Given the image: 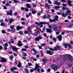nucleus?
I'll return each instance as SVG.
<instances>
[{"label": "nucleus", "instance_id": "obj_26", "mask_svg": "<svg viewBox=\"0 0 73 73\" xmlns=\"http://www.w3.org/2000/svg\"><path fill=\"white\" fill-rule=\"evenodd\" d=\"M60 8V6H56L54 7V9L55 10H57V9H58Z\"/></svg>", "mask_w": 73, "mask_h": 73}, {"label": "nucleus", "instance_id": "obj_49", "mask_svg": "<svg viewBox=\"0 0 73 73\" xmlns=\"http://www.w3.org/2000/svg\"><path fill=\"white\" fill-rule=\"evenodd\" d=\"M20 35H23V32L21 31H20V32H19Z\"/></svg>", "mask_w": 73, "mask_h": 73}, {"label": "nucleus", "instance_id": "obj_29", "mask_svg": "<svg viewBox=\"0 0 73 73\" xmlns=\"http://www.w3.org/2000/svg\"><path fill=\"white\" fill-rule=\"evenodd\" d=\"M13 50H15V51H17L18 50L17 48L16 47H13Z\"/></svg>", "mask_w": 73, "mask_h": 73}, {"label": "nucleus", "instance_id": "obj_19", "mask_svg": "<svg viewBox=\"0 0 73 73\" xmlns=\"http://www.w3.org/2000/svg\"><path fill=\"white\" fill-rule=\"evenodd\" d=\"M18 68H20V67H22V66L21 65V63L20 62H19V63L18 65Z\"/></svg>", "mask_w": 73, "mask_h": 73}, {"label": "nucleus", "instance_id": "obj_16", "mask_svg": "<svg viewBox=\"0 0 73 73\" xmlns=\"http://www.w3.org/2000/svg\"><path fill=\"white\" fill-rule=\"evenodd\" d=\"M22 44L20 40H19L18 41V43H17V45L19 46H21L22 45H21Z\"/></svg>", "mask_w": 73, "mask_h": 73}, {"label": "nucleus", "instance_id": "obj_51", "mask_svg": "<svg viewBox=\"0 0 73 73\" xmlns=\"http://www.w3.org/2000/svg\"><path fill=\"white\" fill-rule=\"evenodd\" d=\"M53 40L54 41H55V42L56 41V38L55 37L53 38Z\"/></svg>", "mask_w": 73, "mask_h": 73}, {"label": "nucleus", "instance_id": "obj_60", "mask_svg": "<svg viewBox=\"0 0 73 73\" xmlns=\"http://www.w3.org/2000/svg\"><path fill=\"white\" fill-rule=\"evenodd\" d=\"M25 9L26 11V12H28L29 10H28V8L26 7L25 8Z\"/></svg>", "mask_w": 73, "mask_h": 73}, {"label": "nucleus", "instance_id": "obj_44", "mask_svg": "<svg viewBox=\"0 0 73 73\" xmlns=\"http://www.w3.org/2000/svg\"><path fill=\"white\" fill-rule=\"evenodd\" d=\"M5 25V24H4V22L1 23V26H3V25Z\"/></svg>", "mask_w": 73, "mask_h": 73}, {"label": "nucleus", "instance_id": "obj_61", "mask_svg": "<svg viewBox=\"0 0 73 73\" xmlns=\"http://www.w3.org/2000/svg\"><path fill=\"white\" fill-rule=\"evenodd\" d=\"M3 21L4 20H3V19H1L0 20V23H3Z\"/></svg>", "mask_w": 73, "mask_h": 73}, {"label": "nucleus", "instance_id": "obj_28", "mask_svg": "<svg viewBox=\"0 0 73 73\" xmlns=\"http://www.w3.org/2000/svg\"><path fill=\"white\" fill-rule=\"evenodd\" d=\"M13 21V19H11L9 21V23L11 24L12 22Z\"/></svg>", "mask_w": 73, "mask_h": 73}, {"label": "nucleus", "instance_id": "obj_39", "mask_svg": "<svg viewBox=\"0 0 73 73\" xmlns=\"http://www.w3.org/2000/svg\"><path fill=\"white\" fill-rule=\"evenodd\" d=\"M48 18V17L46 16V15H44L43 16V18L44 19H46Z\"/></svg>", "mask_w": 73, "mask_h": 73}, {"label": "nucleus", "instance_id": "obj_20", "mask_svg": "<svg viewBox=\"0 0 73 73\" xmlns=\"http://www.w3.org/2000/svg\"><path fill=\"white\" fill-rule=\"evenodd\" d=\"M49 21L50 22V23H53V22H56V20H55V19H50Z\"/></svg>", "mask_w": 73, "mask_h": 73}, {"label": "nucleus", "instance_id": "obj_11", "mask_svg": "<svg viewBox=\"0 0 73 73\" xmlns=\"http://www.w3.org/2000/svg\"><path fill=\"white\" fill-rule=\"evenodd\" d=\"M23 28H24V27L23 26L21 27L20 26H17V31H19V30H20L21 29H23Z\"/></svg>", "mask_w": 73, "mask_h": 73}, {"label": "nucleus", "instance_id": "obj_1", "mask_svg": "<svg viewBox=\"0 0 73 73\" xmlns=\"http://www.w3.org/2000/svg\"><path fill=\"white\" fill-rule=\"evenodd\" d=\"M50 68L53 69L55 72L57 69V66L54 64H52L50 65Z\"/></svg>", "mask_w": 73, "mask_h": 73}, {"label": "nucleus", "instance_id": "obj_12", "mask_svg": "<svg viewBox=\"0 0 73 73\" xmlns=\"http://www.w3.org/2000/svg\"><path fill=\"white\" fill-rule=\"evenodd\" d=\"M32 50L33 51H34V54H37L38 53H37V51L35 49V48H33L32 49Z\"/></svg>", "mask_w": 73, "mask_h": 73}, {"label": "nucleus", "instance_id": "obj_63", "mask_svg": "<svg viewBox=\"0 0 73 73\" xmlns=\"http://www.w3.org/2000/svg\"><path fill=\"white\" fill-rule=\"evenodd\" d=\"M11 72H13V73H16V71H15L14 70H11Z\"/></svg>", "mask_w": 73, "mask_h": 73}, {"label": "nucleus", "instance_id": "obj_7", "mask_svg": "<svg viewBox=\"0 0 73 73\" xmlns=\"http://www.w3.org/2000/svg\"><path fill=\"white\" fill-rule=\"evenodd\" d=\"M40 39H42V38L41 36H38L35 38V40L36 41H39Z\"/></svg>", "mask_w": 73, "mask_h": 73}, {"label": "nucleus", "instance_id": "obj_3", "mask_svg": "<svg viewBox=\"0 0 73 73\" xmlns=\"http://www.w3.org/2000/svg\"><path fill=\"white\" fill-rule=\"evenodd\" d=\"M12 11H6V12L7 13V15L9 16H12L13 15V13H12Z\"/></svg>", "mask_w": 73, "mask_h": 73}, {"label": "nucleus", "instance_id": "obj_55", "mask_svg": "<svg viewBox=\"0 0 73 73\" xmlns=\"http://www.w3.org/2000/svg\"><path fill=\"white\" fill-rule=\"evenodd\" d=\"M41 45L42 46H45V45H46V44L45 43H43V44H42Z\"/></svg>", "mask_w": 73, "mask_h": 73}, {"label": "nucleus", "instance_id": "obj_45", "mask_svg": "<svg viewBox=\"0 0 73 73\" xmlns=\"http://www.w3.org/2000/svg\"><path fill=\"white\" fill-rule=\"evenodd\" d=\"M36 13V11H33L32 12V14H35Z\"/></svg>", "mask_w": 73, "mask_h": 73}, {"label": "nucleus", "instance_id": "obj_42", "mask_svg": "<svg viewBox=\"0 0 73 73\" xmlns=\"http://www.w3.org/2000/svg\"><path fill=\"white\" fill-rule=\"evenodd\" d=\"M49 49L50 50H51L52 51H54V49L53 48H49Z\"/></svg>", "mask_w": 73, "mask_h": 73}, {"label": "nucleus", "instance_id": "obj_46", "mask_svg": "<svg viewBox=\"0 0 73 73\" xmlns=\"http://www.w3.org/2000/svg\"><path fill=\"white\" fill-rule=\"evenodd\" d=\"M10 59L12 60L13 58V56L12 55H11L10 56Z\"/></svg>", "mask_w": 73, "mask_h": 73}, {"label": "nucleus", "instance_id": "obj_17", "mask_svg": "<svg viewBox=\"0 0 73 73\" xmlns=\"http://www.w3.org/2000/svg\"><path fill=\"white\" fill-rule=\"evenodd\" d=\"M56 31H57V32H58V31H60V27L58 26L56 27Z\"/></svg>", "mask_w": 73, "mask_h": 73}, {"label": "nucleus", "instance_id": "obj_34", "mask_svg": "<svg viewBox=\"0 0 73 73\" xmlns=\"http://www.w3.org/2000/svg\"><path fill=\"white\" fill-rule=\"evenodd\" d=\"M62 9L63 10V11H65V10H67L68 9H67L66 8H65V7H63L62 8Z\"/></svg>", "mask_w": 73, "mask_h": 73}, {"label": "nucleus", "instance_id": "obj_2", "mask_svg": "<svg viewBox=\"0 0 73 73\" xmlns=\"http://www.w3.org/2000/svg\"><path fill=\"white\" fill-rule=\"evenodd\" d=\"M0 58L1 60H0L1 62H5V63L7 61V59L3 57H0Z\"/></svg>", "mask_w": 73, "mask_h": 73}, {"label": "nucleus", "instance_id": "obj_62", "mask_svg": "<svg viewBox=\"0 0 73 73\" xmlns=\"http://www.w3.org/2000/svg\"><path fill=\"white\" fill-rule=\"evenodd\" d=\"M41 72V73H43V72H44V70L43 69H41L40 71Z\"/></svg>", "mask_w": 73, "mask_h": 73}, {"label": "nucleus", "instance_id": "obj_48", "mask_svg": "<svg viewBox=\"0 0 73 73\" xmlns=\"http://www.w3.org/2000/svg\"><path fill=\"white\" fill-rule=\"evenodd\" d=\"M2 33L3 34L5 33V31L4 30H3L2 31Z\"/></svg>", "mask_w": 73, "mask_h": 73}, {"label": "nucleus", "instance_id": "obj_8", "mask_svg": "<svg viewBox=\"0 0 73 73\" xmlns=\"http://www.w3.org/2000/svg\"><path fill=\"white\" fill-rule=\"evenodd\" d=\"M54 50H59L60 49V46H59L56 45L55 47L54 48Z\"/></svg>", "mask_w": 73, "mask_h": 73}, {"label": "nucleus", "instance_id": "obj_50", "mask_svg": "<svg viewBox=\"0 0 73 73\" xmlns=\"http://www.w3.org/2000/svg\"><path fill=\"white\" fill-rule=\"evenodd\" d=\"M37 34H38V32L36 31L34 34V35H36Z\"/></svg>", "mask_w": 73, "mask_h": 73}, {"label": "nucleus", "instance_id": "obj_40", "mask_svg": "<svg viewBox=\"0 0 73 73\" xmlns=\"http://www.w3.org/2000/svg\"><path fill=\"white\" fill-rule=\"evenodd\" d=\"M33 7H37V5H36V4L35 3H33Z\"/></svg>", "mask_w": 73, "mask_h": 73}, {"label": "nucleus", "instance_id": "obj_58", "mask_svg": "<svg viewBox=\"0 0 73 73\" xmlns=\"http://www.w3.org/2000/svg\"><path fill=\"white\" fill-rule=\"evenodd\" d=\"M24 48H26V49H28V46L27 45H25L24 46Z\"/></svg>", "mask_w": 73, "mask_h": 73}, {"label": "nucleus", "instance_id": "obj_47", "mask_svg": "<svg viewBox=\"0 0 73 73\" xmlns=\"http://www.w3.org/2000/svg\"><path fill=\"white\" fill-rule=\"evenodd\" d=\"M25 7H21V11H24V10H25Z\"/></svg>", "mask_w": 73, "mask_h": 73}, {"label": "nucleus", "instance_id": "obj_15", "mask_svg": "<svg viewBox=\"0 0 73 73\" xmlns=\"http://www.w3.org/2000/svg\"><path fill=\"white\" fill-rule=\"evenodd\" d=\"M43 63L44 64H45L46 63V62H48V60L46 58H44L43 59Z\"/></svg>", "mask_w": 73, "mask_h": 73}, {"label": "nucleus", "instance_id": "obj_53", "mask_svg": "<svg viewBox=\"0 0 73 73\" xmlns=\"http://www.w3.org/2000/svg\"><path fill=\"white\" fill-rule=\"evenodd\" d=\"M28 31L29 32H31V28L29 27L28 29Z\"/></svg>", "mask_w": 73, "mask_h": 73}, {"label": "nucleus", "instance_id": "obj_31", "mask_svg": "<svg viewBox=\"0 0 73 73\" xmlns=\"http://www.w3.org/2000/svg\"><path fill=\"white\" fill-rule=\"evenodd\" d=\"M11 69L12 70H17V68L16 67H14L13 68H11Z\"/></svg>", "mask_w": 73, "mask_h": 73}, {"label": "nucleus", "instance_id": "obj_5", "mask_svg": "<svg viewBox=\"0 0 73 73\" xmlns=\"http://www.w3.org/2000/svg\"><path fill=\"white\" fill-rule=\"evenodd\" d=\"M46 52L47 54H50V55H52V54H53V52L51 51H49V50L46 51Z\"/></svg>", "mask_w": 73, "mask_h": 73}, {"label": "nucleus", "instance_id": "obj_35", "mask_svg": "<svg viewBox=\"0 0 73 73\" xmlns=\"http://www.w3.org/2000/svg\"><path fill=\"white\" fill-rule=\"evenodd\" d=\"M23 56L24 57H27V54L26 53H23Z\"/></svg>", "mask_w": 73, "mask_h": 73}, {"label": "nucleus", "instance_id": "obj_64", "mask_svg": "<svg viewBox=\"0 0 73 73\" xmlns=\"http://www.w3.org/2000/svg\"><path fill=\"white\" fill-rule=\"evenodd\" d=\"M6 6H9V3H7L6 5Z\"/></svg>", "mask_w": 73, "mask_h": 73}, {"label": "nucleus", "instance_id": "obj_30", "mask_svg": "<svg viewBox=\"0 0 73 73\" xmlns=\"http://www.w3.org/2000/svg\"><path fill=\"white\" fill-rule=\"evenodd\" d=\"M26 6L28 8H31V5L29 4H27Z\"/></svg>", "mask_w": 73, "mask_h": 73}, {"label": "nucleus", "instance_id": "obj_21", "mask_svg": "<svg viewBox=\"0 0 73 73\" xmlns=\"http://www.w3.org/2000/svg\"><path fill=\"white\" fill-rule=\"evenodd\" d=\"M36 65V66L35 67V69L36 70L38 68H39L40 67V66L38 64H37L36 63L35 64Z\"/></svg>", "mask_w": 73, "mask_h": 73}, {"label": "nucleus", "instance_id": "obj_37", "mask_svg": "<svg viewBox=\"0 0 73 73\" xmlns=\"http://www.w3.org/2000/svg\"><path fill=\"white\" fill-rule=\"evenodd\" d=\"M30 72H33L34 70H35V69H34V68H33V69H31L30 70Z\"/></svg>", "mask_w": 73, "mask_h": 73}, {"label": "nucleus", "instance_id": "obj_6", "mask_svg": "<svg viewBox=\"0 0 73 73\" xmlns=\"http://www.w3.org/2000/svg\"><path fill=\"white\" fill-rule=\"evenodd\" d=\"M42 24H47L48 25V26L49 25H49V23H48V22H40L39 23V25H41Z\"/></svg>", "mask_w": 73, "mask_h": 73}, {"label": "nucleus", "instance_id": "obj_36", "mask_svg": "<svg viewBox=\"0 0 73 73\" xmlns=\"http://www.w3.org/2000/svg\"><path fill=\"white\" fill-rule=\"evenodd\" d=\"M10 27L11 29H13L14 28V27H15V26H14V25H12Z\"/></svg>", "mask_w": 73, "mask_h": 73}, {"label": "nucleus", "instance_id": "obj_24", "mask_svg": "<svg viewBox=\"0 0 73 73\" xmlns=\"http://www.w3.org/2000/svg\"><path fill=\"white\" fill-rule=\"evenodd\" d=\"M55 4L57 5H61V3L60 2H55Z\"/></svg>", "mask_w": 73, "mask_h": 73}, {"label": "nucleus", "instance_id": "obj_59", "mask_svg": "<svg viewBox=\"0 0 73 73\" xmlns=\"http://www.w3.org/2000/svg\"><path fill=\"white\" fill-rule=\"evenodd\" d=\"M51 16H50V15H48L47 18L48 19H50V17Z\"/></svg>", "mask_w": 73, "mask_h": 73}, {"label": "nucleus", "instance_id": "obj_27", "mask_svg": "<svg viewBox=\"0 0 73 73\" xmlns=\"http://www.w3.org/2000/svg\"><path fill=\"white\" fill-rule=\"evenodd\" d=\"M67 14H68V15H69V16H71L72 15L70 13V11L69 10H68L67 11Z\"/></svg>", "mask_w": 73, "mask_h": 73}, {"label": "nucleus", "instance_id": "obj_9", "mask_svg": "<svg viewBox=\"0 0 73 73\" xmlns=\"http://www.w3.org/2000/svg\"><path fill=\"white\" fill-rule=\"evenodd\" d=\"M57 38H58V40L59 41H61L62 40V35H59L56 37Z\"/></svg>", "mask_w": 73, "mask_h": 73}, {"label": "nucleus", "instance_id": "obj_41", "mask_svg": "<svg viewBox=\"0 0 73 73\" xmlns=\"http://www.w3.org/2000/svg\"><path fill=\"white\" fill-rule=\"evenodd\" d=\"M10 40L11 41V42L12 44H13L15 42V41L13 40V39L11 38L10 39Z\"/></svg>", "mask_w": 73, "mask_h": 73}, {"label": "nucleus", "instance_id": "obj_43", "mask_svg": "<svg viewBox=\"0 0 73 73\" xmlns=\"http://www.w3.org/2000/svg\"><path fill=\"white\" fill-rule=\"evenodd\" d=\"M21 50H22V51H25L26 52V51H27V49L25 48H23L21 49Z\"/></svg>", "mask_w": 73, "mask_h": 73}, {"label": "nucleus", "instance_id": "obj_14", "mask_svg": "<svg viewBox=\"0 0 73 73\" xmlns=\"http://www.w3.org/2000/svg\"><path fill=\"white\" fill-rule=\"evenodd\" d=\"M58 16L57 15H56L55 17H54V20H55V21H58Z\"/></svg>", "mask_w": 73, "mask_h": 73}, {"label": "nucleus", "instance_id": "obj_18", "mask_svg": "<svg viewBox=\"0 0 73 73\" xmlns=\"http://www.w3.org/2000/svg\"><path fill=\"white\" fill-rule=\"evenodd\" d=\"M57 27L55 25H52V28H53L54 30H55V29H56Z\"/></svg>", "mask_w": 73, "mask_h": 73}, {"label": "nucleus", "instance_id": "obj_4", "mask_svg": "<svg viewBox=\"0 0 73 73\" xmlns=\"http://www.w3.org/2000/svg\"><path fill=\"white\" fill-rule=\"evenodd\" d=\"M67 56L68 57V58H69V59H68V61L70 62H72L73 61L72 59V56H71V55L68 54Z\"/></svg>", "mask_w": 73, "mask_h": 73}, {"label": "nucleus", "instance_id": "obj_25", "mask_svg": "<svg viewBox=\"0 0 73 73\" xmlns=\"http://www.w3.org/2000/svg\"><path fill=\"white\" fill-rule=\"evenodd\" d=\"M65 60H66V59H63V60L61 62V65H64V62H65Z\"/></svg>", "mask_w": 73, "mask_h": 73}, {"label": "nucleus", "instance_id": "obj_52", "mask_svg": "<svg viewBox=\"0 0 73 73\" xmlns=\"http://www.w3.org/2000/svg\"><path fill=\"white\" fill-rule=\"evenodd\" d=\"M13 1L15 3H18L17 0H13Z\"/></svg>", "mask_w": 73, "mask_h": 73}, {"label": "nucleus", "instance_id": "obj_13", "mask_svg": "<svg viewBox=\"0 0 73 73\" xmlns=\"http://www.w3.org/2000/svg\"><path fill=\"white\" fill-rule=\"evenodd\" d=\"M63 45L65 48H68V44L65 43H63Z\"/></svg>", "mask_w": 73, "mask_h": 73}, {"label": "nucleus", "instance_id": "obj_32", "mask_svg": "<svg viewBox=\"0 0 73 73\" xmlns=\"http://www.w3.org/2000/svg\"><path fill=\"white\" fill-rule=\"evenodd\" d=\"M69 27L70 28H73V24L70 25H69Z\"/></svg>", "mask_w": 73, "mask_h": 73}, {"label": "nucleus", "instance_id": "obj_33", "mask_svg": "<svg viewBox=\"0 0 73 73\" xmlns=\"http://www.w3.org/2000/svg\"><path fill=\"white\" fill-rule=\"evenodd\" d=\"M8 45V43H7V42H6V43H5V44L4 45V47H7Z\"/></svg>", "mask_w": 73, "mask_h": 73}, {"label": "nucleus", "instance_id": "obj_23", "mask_svg": "<svg viewBox=\"0 0 73 73\" xmlns=\"http://www.w3.org/2000/svg\"><path fill=\"white\" fill-rule=\"evenodd\" d=\"M46 31L48 33H50L51 32H52V31L50 29H49L48 28L46 29Z\"/></svg>", "mask_w": 73, "mask_h": 73}, {"label": "nucleus", "instance_id": "obj_10", "mask_svg": "<svg viewBox=\"0 0 73 73\" xmlns=\"http://www.w3.org/2000/svg\"><path fill=\"white\" fill-rule=\"evenodd\" d=\"M66 16H68V14H67L66 12L65 14L63 13L62 14V16L63 17H66Z\"/></svg>", "mask_w": 73, "mask_h": 73}, {"label": "nucleus", "instance_id": "obj_56", "mask_svg": "<svg viewBox=\"0 0 73 73\" xmlns=\"http://www.w3.org/2000/svg\"><path fill=\"white\" fill-rule=\"evenodd\" d=\"M28 65L29 66H32V64L30 63H28Z\"/></svg>", "mask_w": 73, "mask_h": 73}, {"label": "nucleus", "instance_id": "obj_54", "mask_svg": "<svg viewBox=\"0 0 73 73\" xmlns=\"http://www.w3.org/2000/svg\"><path fill=\"white\" fill-rule=\"evenodd\" d=\"M28 33V31H24V33H25V34H27Z\"/></svg>", "mask_w": 73, "mask_h": 73}, {"label": "nucleus", "instance_id": "obj_22", "mask_svg": "<svg viewBox=\"0 0 73 73\" xmlns=\"http://www.w3.org/2000/svg\"><path fill=\"white\" fill-rule=\"evenodd\" d=\"M68 5L69 6H73V5L71 4L72 3L71 1L70 0H69L68 1Z\"/></svg>", "mask_w": 73, "mask_h": 73}, {"label": "nucleus", "instance_id": "obj_38", "mask_svg": "<svg viewBox=\"0 0 73 73\" xmlns=\"http://www.w3.org/2000/svg\"><path fill=\"white\" fill-rule=\"evenodd\" d=\"M25 70L26 72H27V73H29V70H28V69L27 68H25Z\"/></svg>", "mask_w": 73, "mask_h": 73}, {"label": "nucleus", "instance_id": "obj_57", "mask_svg": "<svg viewBox=\"0 0 73 73\" xmlns=\"http://www.w3.org/2000/svg\"><path fill=\"white\" fill-rule=\"evenodd\" d=\"M37 69L38 72H40V68H37Z\"/></svg>", "mask_w": 73, "mask_h": 73}]
</instances>
